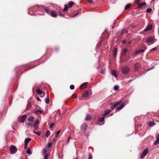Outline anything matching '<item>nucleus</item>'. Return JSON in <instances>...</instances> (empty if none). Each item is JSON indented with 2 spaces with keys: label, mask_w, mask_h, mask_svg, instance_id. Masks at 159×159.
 <instances>
[{
  "label": "nucleus",
  "mask_w": 159,
  "mask_h": 159,
  "mask_svg": "<svg viewBox=\"0 0 159 159\" xmlns=\"http://www.w3.org/2000/svg\"><path fill=\"white\" fill-rule=\"evenodd\" d=\"M34 129H37L38 127V125H36V124H34Z\"/></svg>",
  "instance_id": "obj_41"
},
{
  "label": "nucleus",
  "mask_w": 159,
  "mask_h": 159,
  "mask_svg": "<svg viewBox=\"0 0 159 159\" xmlns=\"http://www.w3.org/2000/svg\"><path fill=\"white\" fill-rule=\"evenodd\" d=\"M54 125V123H53L52 124H51V125H50V127L51 128H52L53 127V126Z\"/></svg>",
  "instance_id": "obj_50"
},
{
  "label": "nucleus",
  "mask_w": 159,
  "mask_h": 159,
  "mask_svg": "<svg viewBox=\"0 0 159 159\" xmlns=\"http://www.w3.org/2000/svg\"><path fill=\"white\" fill-rule=\"evenodd\" d=\"M127 52V49H126V48H125L122 50V51L121 52V54H125Z\"/></svg>",
  "instance_id": "obj_27"
},
{
  "label": "nucleus",
  "mask_w": 159,
  "mask_h": 159,
  "mask_svg": "<svg viewBox=\"0 0 159 159\" xmlns=\"http://www.w3.org/2000/svg\"><path fill=\"white\" fill-rule=\"evenodd\" d=\"M146 42L151 44H153L155 42V40L152 37H148L146 40Z\"/></svg>",
  "instance_id": "obj_9"
},
{
  "label": "nucleus",
  "mask_w": 159,
  "mask_h": 159,
  "mask_svg": "<svg viewBox=\"0 0 159 159\" xmlns=\"http://www.w3.org/2000/svg\"><path fill=\"white\" fill-rule=\"evenodd\" d=\"M119 88V86L117 85H115L114 87V89L115 90H118Z\"/></svg>",
  "instance_id": "obj_35"
},
{
  "label": "nucleus",
  "mask_w": 159,
  "mask_h": 159,
  "mask_svg": "<svg viewBox=\"0 0 159 159\" xmlns=\"http://www.w3.org/2000/svg\"><path fill=\"white\" fill-rule=\"evenodd\" d=\"M148 150H149L148 148H146L144 150L141 156V158H143L145 157V156L148 153Z\"/></svg>",
  "instance_id": "obj_8"
},
{
  "label": "nucleus",
  "mask_w": 159,
  "mask_h": 159,
  "mask_svg": "<svg viewBox=\"0 0 159 159\" xmlns=\"http://www.w3.org/2000/svg\"><path fill=\"white\" fill-rule=\"evenodd\" d=\"M132 80H129V81H128V82H130L131 81H132Z\"/></svg>",
  "instance_id": "obj_63"
},
{
  "label": "nucleus",
  "mask_w": 159,
  "mask_h": 159,
  "mask_svg": "<svg viewBox=\"0 0 159 159\" xmlns=\"http://www.w3.org/2000/svg\"><path fill=\"white\" fill-rule=\"evenodd\" d=\"M88 84L87 82H85L82 84L80 86V88L81 89H83V87L84 86H86Z\"/></svg>",
  "instance_id": "obj_25"
},
{
  "label": "nucleus",
  "mask_w": 159,
  "mask_h": 159,
  "mask_svg": "<svg viewBox=\"0 0 159 159\" xmlns=\"http://www.w3.org/2000/svg\"><path fill=\"white\" fill-rule=\"evenodd\" d=\"M37 100L39 101H41V99L38 97H37Z\"/></svg>",
  "instance_id": "obj_59"
},
{
  "label": "nucleus",
  "mask_w": 159,
  "mask_h": 159,
  "mask_svg": "<svg viewBox=\"0 0 159 159\" xmlns=\"http://www.w3.org/2000/svg\"><path fill=\"white\" fill-rule=\"evenodd\" d=\"M139 52H141V53H143L144 52V50L143 49H142L141 50H139Z\"/></svg>",
  "instance_id": "obj_52"
},
{
  "label": "nucleus",
  "mask_w": 159,
  "mask_h": 159,
  "mask_svg": "<svg viewBox=\"0 0 159 159\" xmlns=\"http://www.w3.org/2000/svg\"><path fill=\"white\" fill-rule=\"evenodd\" d=\"M101 73L102 74H104L105 73V70H103L101 72Z\"/></svg>",
  "instance_id": "obj_54"
},
{
  "label": "nucleus",
  "mask_w": 159,
  "mask_h": 159,
  "mask_svg": "<svg viewBox=\"0 0 159 159\" xmlns=\"http://www.w3.org/2000/svg\"><path fill=\"white\" fill-rule=\"evenodd\" d=\"M60 131H61V130H59L57 131V135H58L60 133Z\"/></svg>",
  "instance_id": "obj_53"
},
{
  "label": "nucleus",
  "mask_w": 159,
  "mask_h": 159,
  "mask_svg": "<svg viewBox=\"0 0 159 159\" xmlns=\"http://www.w3.org/2000/svg\"><path fill=\"white\" fill-rule=\"evenodd\" d=\"M140 52H139V50L138 51H137L135 53V54L136 55H138Z\"/></svg>",
  "instance_id": "obj_48"
},
{
  "label": "nucleus",
  "mask_w": 159,
  "mask_h": 159,
  "mask_svg": "<svg viewBox=\"0 0 159 159\" xmlns=\"http://www.w3.org/2000/svg\"><path fill=\"white\" fill-rule=\"evenodd\" d=\"M122 43H125V41L124 40H123V41H122Z\"/></svg>",
  "instance_id": "obj_61"
},
{
  "label": "nucleus",
  "mask_w": 159,
  "mask_h": 159,
  "mask_svg": "<svg viewBox=\"0 0 159 159\" xmlns=\"http://www.w3.org/2000/svg\"><path fill=\"white\" fill-rule=\"evenodd\" d=\"M148 125L150 126H152L155 125V123L153 122L150 121Z\"/></svg>",
  "instance_id": "obj_21"
},
{
  "label": "nucleus",
  "mask_w": 159,
  "mask_h": 159,
  "mask_svg": "<svg viewBox=\"0 0 159 159\" xmlns=\"http://www.w3.org/2000/svg\"><path fill=\"white\" fill-rule=\"evenodd\" d=\"M105 117V116H103V117L99 118V121L101 122H104Z\"/></svg>",
  "instance_id": "obj_22"
},
{
  "label": "nucleus",
  "mask_w": 159,
  "mask_h": 159,
  "mask_svg": "<svg viewBox=\"0 0 159 159\" xmlns=\"http://www.w3.org/2000/svg\"><path fill=\"white\" fill-rule=\"evenodd\" d=\"M125 104H123L121 106H120V107H117V110L118 111H120L125 106Z\"/></svg>",
  "instance_id": "obj_19"
},
{
  "label": "nucleus",
  "mask_w": 159,
  "mask_h": 159,
  "mask_svg": "<svg viewBox=\"0 0 159 159\" xmlns=\"http://www.w3.org/2000/svg\"><path fill=\"white\" fill-rule=\"evenodd\" d=\"M112 28H114V25L112 26Z\"/></svg>",
  "instance_id": "obj_64"
},
{
  "label": "nucleus",
  "mask_w": 159,
  "mask_h": 159,
  "mask_svg": "<svg viewBox=\"0 0 159 159\" xmlns=\"http://www.w3.org/2000/svg\"><path fill=\"white\" fill-rule=\"evenodd\" d=\"M52 144V143H49L47 146L49 148L51 146Z\"/></svg>",
  "instance_id": "obj_45"
},
{
  "label": "nucleus",
  "mask_w": 159,
  "mask_h": 159,
  "mask_svg": "<svg viewBox=\"0 0 159 159\" xmlns=\"http://www.w3.org/2000/svg\"><path fill=\"white\" fill-rule=\"evenodd\" d=\"M156 49H157V48L155 47V48H152L151 50L152 51V50H155Z\"/></svg>",
  "instance_id": "obj_57"
},
{
  "label": "nucleus",
  "mask_w": 159,
  "mask_h": 159,
  "mask_svg": "<svg viewBox=\"0 0 159 159\" xmlns=\"http://www.w3.org/2000/svg\"><path fill=\"white\" fill-rule=\"evenodd\" d=\"M49 154H46V155H44V159H48V156H49Z\"/></svg>",
  "instance_id": "obj_33"
},
{
  "label": "nucleus",
  "mask_w": 159,
  "mask_h": 159,
  "mask_svg": "<svg viewBox=\"0 0 159 159\" xmlns=\"http://www.w3.org/2000/svg\"><path fill=\"white\" fill-rule=\"evenodd\" d=\"M27 117V116L26 115H24L20 117L19 118L20 122L21 123L24 122Z\"/></svg>",
  "instance_id": "obj_6"
},
{
  "label": "nucleus",
  "mask_w": 159,
  "mask_h": 159,
  "mask_svg": "<svg viewBox=\"0 0 159 159\" xmlns=\"http://www.w3.org/2000/svg\"><path fill=\"white\" fill-rule=\"evenodd\" d=\"M43 152L44 153H46V150L45 149H44L43 150Z\"/></svg>",
  "instance_id": "obj_58"
},
{
  "label": "nucleus",
  "mask_w": 159,
  "mask_h": 159,
  "mask_svg": "<svg viewBox=\"0 0 159 159\" xmlns=\"http://www.w3.org/2000/svg\"><path fill=\"white\" fill-rule=\"evenodd\" d=\"M75 86L73 85H71L70 86V89L71 90H73L74 89Z\"/></svg>",
  "instance_id": "obj_39"
},
{
  "label": "nucleus",
  "mask_w": 159,
  "mask_h": 159,
  "mask_svg": "<svg viewBox=\"0 0 159 159\" xmlns=\"http://www.w3.org/2000/svg\"><path fill=\"white\" fill-rule=\"evenodd\" d=\"M34 118L33 117L31 116L28 119V120L29 121H32L34 120Z\"/></svg>",
  "instance_id": "obj_30"
},
{
  "label": "nucleus",
  "mask_w": 159,
  "mask_h": 159,
  "mask_svg": "<svg viewBox=\"0 0 159 159\" xmlns=\"http://www.w3.org/2000/svg\"><path fill=\"white\" fill-rule=\"evenodd\" d=\"M53 141H56V139H55V138H54V139H53Z\"/></svg>",
  "instance_id": "obj_62"
},
{
  "label": "nucleus",
  "mask_w": 159,
  "mask_h": 159,
  "mask_svg": "<svg viewBox=\"0 0 159 159\" xmlns=\"http://www.w3.org/2000/svg\"><path fill=\"white\" fill-rule=\"evenodd\" d=\"M141 66V65L138 63H136L134 65V70L135 71H136L138 70L140 68Z\"/></svg>",
  "instance_id": "obj_7"
},
{
  "label": "nucleus",
  "mask_w": 159,
  "mask_h": 159,
  "mask_svg": "<svg viewBox=\"0 0 159 159\" xmlns=\"http://www.w3.org/2000/svg\"><path fill=\"white\" fill-rule=\"evenodd\" d=\"M10 153L11 154L15 153L17 151L16 147L14 146H11L10 147Z\"/></svg>",
  "instance_id": "obj_4"
},
{
  "label": "nucleus",
  "mask_w": 159,
  "mask_h": 159,
  "mask_svg": "<svg viewBox=\"0 0 159 159\" xmlns=\"http://www.w3.org/2000/svg\"><path fill=\"white\" fill-rule=\"evenodd\" d=\"M70 137H69L68 139L67 140L66 143H69V141L70 140Z\"/></svg>",
  "instance_id": "obj_49"
},
{
  "label": "nucleus",
  "mask_w": 159,
  "mask_h": 159,
  "mask_svg": "<svg viewBox=\"0 0 159 159\" xmlns=\"http://www.w3.org/2000/svg\"><path fill=\"white\" fill-rule=\"evenodd\" d=\"M50 131L48 130H47L46 132L45 136L47 137H48L50 135Z\"/></svg>",
  "instance_id": "obj_24"
},
{
  "label": "nucleus",
  "mask_w": 159,
  "mask_h": 159,
  "mask_svg": "<svg viewBox=\"0 0 159 159\" xmlns=\"http://www.w3.org/2000/svg\"><path fill=\"white\" fill-rule=\"evenodd\" d=\"M40 95H41V96H40L41 97H43L44 96V95H45V93L44 92H43Z\"/></svg>",
  "instance_id": "obj_44"
},
{
  "label": "nucleus",
  "mask_w": 159,
  "mask_h": 159,
  "mask_svg": "<svg viewBox=\"0 0 159 159\" xmlns=\"http://www.w3.org/2000/svg\"><path fill=\"white\" fill-rule=\"evenodd\" d=\"M111 73L112 75H113L115 77H116L117 75L116 74V72L115 70H112L111 71Z\"/></svg>",
  "instance_id": "obj_23"
},
{
  "label": "nucleus",
  "mask_w": 159,
  "mask_h": 159,
  "mask_svg": "<svg viewBox=\"0 0 159 159\" xmlns=\"http://www.w3.org/2000/svg\"><path fill=\"white\" fill-rule=\"evenodd\" d=\"M33 132H34V133H35V134H37L38 135H39V136L40 135V132H39V131H38V132H36V131H35L34 130V131H33Z\"/></svg>",
  "instance_id": "obj_37"
},
{
  "label": "nucleus",
  "mask_w": 159,
  "mask_h": 159,
  "mask_svg": "<svg viewBox=\"0 0 159 159\" xmlns=\"http://www.w3.org/2000/svg\"><path fill=\"white\" fill-rule=\"evenodd\" d=\"M152 25L151 24H149L146 28L143 31L145 32L148 30H150L152 29Z\"/></svg>",
  "instance_id": "obj_10"
},
{
  "label": "nucleus",
  "mask_w": 159,
  "mask_h": 159,
  "mask_svg": "<svg viewBox=\"0 0 159 159\" xmlns=\"http://www.w3.org/2000/svg\"><path fill=\"white\" fill-rule=\"evenodd\" d=\"M128 31L126 30H123L122 31V33H127Z\"/></svg>",
  "instance_id": "obj_46"
},
{
  "label": "nucleus",
  "mask_w": 159,
  "mask_h": 159,
  "mask_svg": "<svg viewBox=\"0 0 159 159\" xmlns=\"http://www.w3.org/2000/svg\"><path fill=\"white\" fill-rule=\"evenodd\" d=\"M146 4L145 2H143L141 3L140 4L139 3L138 8H140L144 6Z\"/></svg>",
  "instance_id": "obj_17"
},
{
  "label": "nucleus",
  "mask_w": 159,
  "mask_h": 159,
  "mask_svg": "<svg viewBox=\"0 0 159 159\" xmlns=\"http://www.w3.org/2000/svg\"><path fill=\"white\" fill-rule=\"evenodd\" d=\"M45 102L47 104H48L49 103V100L48 97H47L46 98L45 100Z\"/></svg>",
  "instance_id": "obj_32"
},
{
  "label": "nucleus",
  "mask_w": 159,
  "mask_h": 159,
  "mask_svg": "<svg viewBox=\"0 0 159 159\" xmlns=\"http://www.w3.org/2000/svg\"><path fill=\"white\" fill-rule=\"evenodd\" d=\"M111 110L109 109H107L105 111V113L104 114V115H103V116H105L109 113L111 112Z\"/></svg>",
  "instance_id": "obj_15"
},
{
  "label": "nucleus",
  "mask_w": 159,
  "mask_h": 159,
  "mask_svg": "<svg viewBox=\"0 0 159 159\" xmlns=\"http://www.w3.org/2000/svg\"><path fill=\"white\" fill-rule=\"evenodd\" d=\"M129 68L126 66H122L120 68L121 72L124 74H127L129 72Z\"/></svg>",
  "instance_id": "obj_2"
},
{
  "label": "nucleus",
  "mask_w": 159,
  "mask_h": 159,
  "mask_svg": "<svg viewBox=\"0 0 159 159\" xmlns=\"http://www.w3.org/2000/svg\"><path fill=\"white\" fill-rule=\"evenodd\" d=\"M154 68V67H153V68H150L147 71V72L148 71H149V70H152V69H153V68Z\"/></svg>",
  "instance_id": "obj_60"
},
{
  "label": "nucleus",
  "mask_w": 159,
  "mask_h": 159,
  "mask_svg": "<svg viewBox=\"0 0 159 159\" xmlns=\"http://www.w3.org/2000/svg\"><path fill=\"white\" fill-rule=\"evenodd\" d=\"M27 125L28 126H32V124L30 123H28L27 124Z\"/></svg>",
  "instance_id": "obj_51"
},
{
  "label": "nucleus",
  "mask_w": 159,
  "mask_h": 159,
  "mask_svg": "<svg viewBox=\"0 0 159 159\" xmlns=\"http://www.w3.org/2000/svg\"><path fill=\"white\" fill-rule=\"evenodd\" d=\"M87 1L90 4H92L93 3L92 0H87Z\"/></svg>",
  "instance_id": "obj_42"
},
{
  "label": "nucleus",
  "mask_w": 159,
  "mask_h": 159,
  "mask_svg": "<svg viewBox=\"0 0 159 159\" xmlns=\"http://www.w3.org/2000/svg\"><path fill=\"white\" fill-rule=\"evenodd\" d=\"M43 92H42L41 90L39 89H38L36 90V93L38 94H41Z\"/></svg>",
  "instance_id": "obj_26"
},
{
  "label": "nucleus",
  "mask_w": 159,
  "mask_h": 159,
  "mask_svg": "<svg viewBox=\"0 0 159 159\" xmlns=\"http://www.w3.org/2000/svg\"><path fill=\"white\" fill-rule=\"evenodd\" d=\"M79 13V12H77V13H76V14H75L73 16V17H75V16H76Z\"/></svg>",
  "instance_id": "obj_56"
},
{
  "label": "nucleus",
  "mask_w": 159,
  "mask_h": 159,
  "mask_svg": "<svg viewBox=\"0 0 159 159\" xmlns=\"http://www.w3.org/2000/svg\"><path fill=\"white\" fill-rule=\"evenodd\" d=\"M87 127V125L85 124H84L82 125L80 127L81 131L84 133H85L86 132V129Z\"/></svg>",
  "instance_id": "obj_5"
},
{
  "label": "nucleus",
  "mask_w": 159,
  "mask_h": 159,
  "mask_svg": "<svg viewBox=\"0 0 159 159\" xmlns=\"http://www.w3.org/2000/svg\"><path fill=\"white\" fill-rule=\"evenodd\" d=\"M51 15L53 17H55L57 16V13L56 12L54 11H51Z\"/></svg>",
  "instance_id": "obj_14"
},
{
  "label": "nucleus",
  "mask_w": 159,
  "mask_h": 159,
  "mask_svg": "<svg viewBox=\"0 0 159 159\" xmlns=\"http://www.w3.org/2000/svg\"><path fill=\"white\" fill-rule=\"evenodd\" d=\"M156 140L154 142L153 144L154 145H157L159 143V134L156 137Z\"/></svg>",
  "instance_id": "obj_11"
},
{
  "label": "nucleus",
  "mask_w": 159,
  "mask_h": 159,
  "mask_svg": "<svg viewBox=\"0 0 159 159\" xmlns=\"http://www.w3.org/2000/svg\"><path fill=\"white\" fill-rule=\"evenodd\" d=\"M72 97L73 98H76L77 97V95L76 94H74L72 95Z\"/></svg>",
  "instance_id": "obj_40"
},
{
  "label": "nucleus",
  "mask_w": 159,
  "mask_h": 159,
  "mask_svg": "<svg viewBox=\"0 0 159 159\" xmlns=\"http://www.w3.org/2000/svg\"><path fill=\"white\" fill-rule=\"evenodd\" d=\"M152 10L151 8H148L146 10V12L148 13H150L152 11Z\"/></svg>",
  "instance_id": "obj_34"
},
{
  "label": "nucleus",
  "mask_w": 159,
  "mask_h": 159,
  "mask_svg": "<svg viewBox=\"0 0 159 159\" xmlns=\"http://www.w3.org/2000/svg\"><path fill=\"white\" fill-rule=\"evenodd\" d=\"M26 152L28 154H31V152L30 149H28L26 151Z\"/></svg>",
  "instance_id": "obj_36"
},
{
  "label": "nucleus",
  "mask_w": 159,
  "mask_h": 159,
  "mask_svg": "<svg viewBox=\"0 0 159 159\" xmlns=\"http://www.w3.org/2000/svg\"><path fill=\"white\" fill-rule=\"evenodd\" d=\"M140 2V0H136L135 1V2L138 3V4L139 5V3Z\"/></svg>",
  "instance_id": "obj_47"
},
{
  "label": "nucleus",
  "mask_w": 159,
  "mask_h": 159,
  "mask_svg": "<svg viewBox=\"0 0 159 159\" xmlns=\"http://www.w3.org/2000/svg\"><path fill=\"white\" fill-rule=\"evenodd\" d=\"M30 138H26L25 140V143L28 144V143L31 140Z\"/></svg>",
  "instance_id": "obj_18"
},
{
  "label": "nucleus",
  "mask_w": 159,
  "mask_h": 159,
  "mask_svg": "<svg viewBox=\"0 0 159 159\" xmlns=\"http://www.w3.org/2000/svg\"><path fill=\"white\" fill-rule=\"evenodd\" d=\"M89 159H92V156L91 153H89Z\"/></svg>",
  "instance_id": "obj_38"
},
{
  "label": "nucleus",
  "mask_w": 159,
  "mask_h": 159,
  "mask_svg": "<svg viewBox=\"0 0 159 159\" xmlns=\"http://www.w3.org/2000/svg\"><path fill=\"white\" fill-rule=\"evenodd\" d=\"M73 4L74 3L72 2H70L68 3V5H65V7L64 9H63V11H67L68 8L71 7L73 5Z\"/></svg>",
  "instance_id": "obj_3"
},
{
  "label": "nucleus",
  "mask_w": 159,
  "mask_h": 159,
  "mask_svg": "<svg viewBox=\"0 0 159 159\" xmlns=\"http://www.w3.org/2000/svg\"><path fill=\"white\" fill-rule=\"evenodd\" d=\"M91 118V116L90 115H87L86 116V117L85 118V120H90Z\"/></svg>",
  "instance_id": "obj_20"
},
{
  "label": "nucleus",
  "mask_w": 159,
  "mask_h": 159,
  "mask_svg": "<svg viewBox=\"0 0 159 159\" xmlns=\"http://www.w3.org/2000/svg\"><path fill=\"white\" fill-rule=\"evenodd\" d=\"M31 106V104L30 102H28L26 108L27 109L30 108Z\"/></svg>",
  "instance_id": "obj_31"
},
{
  "label": "nucleus",
  "mask_w": 159,
  "mask_h": 159,
  "mask_svg": "<svg viewBox=\"0 0 159 159\" xmlns=\"http://www.w3.org/2000/svg\"><path fill=\"white\" fill-rule=\"evenodd\" d=\"M92 94L91 91H85L83 94V98L85 99H89Z\"/></svg>",
  "instance_id": "obj_1"
},
{
  "label": "nucleus",
  "mask_w": 159,
  "mask_h": 159,
  "mask_svg": "<svg viewBox=\"0 0 159 159\" xmlns=\"http://www.w3.org/2000/svg\"><path fill=\"white\" fill-rule=\"evenodd\" d=\"M42 8L44 9V10L46 13H49L50 10L48 7H45L44 6H42Z\"/></svg>",
  "instance_id": "obj_12"
},
{
  "label": "nucleus",
  "mask_w": 159,
  "mask_h": 159,
  "mask_svg": "<svg viewBox=\"0 0 159 159\" xmlns=\"http://www.w3.org/2000/svg\"><path fill=\"white\" fill-rule=\"evenodd\" d=\"M27 145V144L25 143V146H24L25 149H26V148Z\"/></svg>",
  "instance_id": "obj_55"
},
{
  "label": "nucleus",
  "mask_w": 159,
  "mask_h": 159,
  "mask_svg": "<svg viewBox=\"0 0 159 159\" xmlns=\"http://www.w3.org/2000/svg\"><path fill=\"white\" fill-rule=\"evenodd\" d=\"M120 101L119 102L115 104L112 107H111V108L112 109V110H113L114 108H116L118 105L120 104Z\"/></svg>",
  "instance_id": "obj_13"
},
{
  "label": "nucleus",
  "mask_w": 159,
  "mask_h": 159,
  "mask_svg": "<svg viewBox=\"0 0 159 159\" xmlns=\"http://www.w3.org/2000/svg\"><path fill=\"white\" fill-rule=\"evenodd\" d=\"M117 48H115L113 51V56L114 57H116L117 54Z\"/></svg>",
  "instance_id": "obj_16"
},
{
  "label": "nucleus",
  "mask_w": 159,
  "mask_h": 159,
  "mask_svg": "<svg viewBox=\"0 0 159 159\" xmlns=\"http://www.w3.org/2000/svg\"><path fill=\"white\" fill-rule=\"evenodd\" d=\"M39 123V121L38 120H37L35 123V124L38 125Z\"/></svg>",
  "instance_id": "obj_43"
},
{
  "label": "nucleus",
  "mask_w": 159,
  "mask_h": 159,
  "mask_svg": "<svg viewBox=\"0 0 159 159\" xmlns=\"http://www.w3.org/2000/svg\"><path fill=\"white\" fill-rule=\"evenodd\" d=\"M131 6V5L130 4H128L125 7V9L127 10Z\"/></svg>",
  "instance_id": "obj_29"
},
{
  "label": "nucleus",
  "mask_w": 159,
  "mask_h": 159,
  "mask_svg": "<svg viewBox=\"0 0 159 159\" xmlns=\"http://www.w3.org/2000/svg\"><path fill=\"white\" fill-rule=\"evenodd\" d=\"M35 112L37 115H39L42 113V111L40 110H39L36 111Z\"/></svg>",
  "instance_id": "obj_28"
}]
</instances>
